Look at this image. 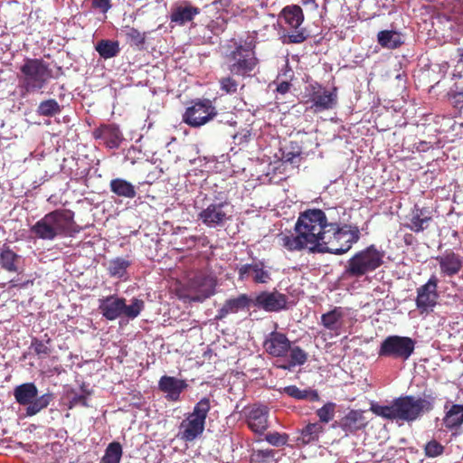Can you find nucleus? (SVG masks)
Segmentation results:
<instances>
[{
	"mask_svg": "<svg viewBox=\"0 0 463 463\" xmlns=\"http://www.w3.org/2000/svg\"><path fill=\"white\" fill-rule=\"evenodd\" d=\"M61 111V106L53 99H49L40 102L36 110L37 114L43 117H53L55 115L60 114Z\"/></svg>",
	"mask_w": 463,
	"mask_h": 463,
	"instance_id": "nucleus-40",
	"label": "nucleus"
},
{
	"mask_svg": "<svg viewBox=\"0 0 463 463\" xmlns=\"http://www.w3.org/2000/svg\"><path fill=\"white\" fill-rule=\"evenodd\" d=\"M249 428L256 433L268 429L269 409L265 405H253L245 412Z\"/></svg>",
	"mask_w": 463,
	"mask_h": 463,
	"instance_id": "nucleus-20",
	"label": "nucleus"
},
{
	"mask_svg": "<svg viewBox=\"0 0 463 463\" xmlns=\"http://www.w3.org/2000/svg\"><path fill=\"white\" fill-rule=\"evenodd\" d=\"M305 96L307 109L317 113L332 109L337 101L336 90H327L315 82L306 87Z\"/></svg>",
	"mask_w": 463,
	"mask_h": 463,
	"instance_id": "nucleus-9",
	"label": "nucleus"
},
{
	"mask_svg": "<svg viewBox=\"0 0 463 463\" xmlns=\"http://www.w3.org/2000/svg\"><path fill=\"white\" fill-rule=\"evenodd\" d=\"M263 346L269 354L276 357H283L290 349V341L286 335L273 331L267 335Z\"/></svg>",
	"mask_w": 463,
	"mask_h": 463,
	"instance_id": "nucleus-19",
	"label": "nucleus"
},
{
	"mask_svg": "<svg viewBox=\"0 0 463 463\" xmlns=\"http://www.w3.org/2000/svg\"><path fill=\"white\" fill-rule=\"evenodd\" d=\"M378 43L386 49H396L403 43L401 33L394 30H383L377 34Z\"/></svg>",
	"mask_w": 463,
	"mask_h": 463,
	"instance_id": "nucleus-34",
	"label": "nucleus"
},
{
	"mask_svg": "<svg viewBox=\"0 0 463 463\" xmlns=\"http://www.w3.org/2000/svg\"><path fill=\"white\" fill-rule=\"evenodd\" d=\"M37 395L38 389L33 383L20 384L14 390V399L21 405H28Z\"/></svg>",
	"mask_w": 463,
	"mask_h": 463,
	"instance_id": "nucleus-31",
	"label": "nucleus"
},
{
	"mask_svg": "<svg viewBox=\"0 0 463 463\" xmlns=\"http://www.w3.org/2000/svg\"><path fill=\"white\" fill-rule=\"evenodd\" d=\"M227 27V19L222 15L217 16L212 20L206 26V28L214 35H219L225 31Z\"/></svg>",
	"mask_w": 463,
	"mask_h": 463,
	"instance_id": "nucleus-46",
	"label": "nucleus"
},
{
	"mask_svg": "<svg viewBox=\"0 0 463 463\" xmlns=\"http://www.w3.org/2000/svg\"><path fill=\"white\" fill-rule=\"evenodd\" d=\"M290 83L288 82V81H282L280 82L278 87H277V91L280 94H285L287 92H288L289 89H290Z\"/></svg>",
	"mask_w": 463,
	"mask_h": 463,
	"instance_id": "nucleus-56",
	"label": "nucleus"
},
{
	"mask_svg": "<svg viewBox=\"0 0 463 463\" xmlns=\"http://www.w3.org/2000/svg\"><path fill=\"white\" fill-rule=\"evenodd\" d=\"M281 394H286L298 401L317 402L318 392L312 389H299L296 385H288L278 390Z\"/></svg>",
	"mask_w": 463,
	"mask_h": 463,
	"instance_id": "nucleus-29",
	"label": "nucleus"
},
{
	"mask_svg": "<svg viewBox=\"0 0 463 463\" xmlns=\"http://www.w3.org/2000/svg\"><path fill=\"white\" fill-rule=\"evenodd\" d=\"M231 0H214L213 5L220 4L222 7H227L230 5Z\"/></svg>",
	"mask_w": 463,
	"mask_h": 463,
	"instance_id": "nucleus-57",
	"label": "nucleus"
},
{
	"mask_svg": "<svg viewBox=\"0 0 463 463\" xmlns=\"http://www.w3.org/2000/svg\"><path fill=\"white\" fill-rule=\"evenodd\" d=\"M96 139L102 140L109 148H118L122 141V135L114 125H102L93 131Z\"/></svg>",
	"mask_w": 463,
	"mask_h": 463,
	"instance_id": "nucleus-26",
	"label": "nucleus"
},
{
	"mask_svg": "<svg viewBox=\"0 0 463 463\" xmlns=\"http://www.w3.org/2000/svg\"><path fill=\"white\" fill-rule=\"evenodd\" d=\"M11 287H16V284H14V280H10Z\"/></svg>",
	"mask_w": 463,
	"mask_h": 463,
	"instance_id": "nucleus-61",
	"label": "nucleus"
},
{
	"mask_svg": "<svg viewBox=\"0 0 463 463\" xmlns=\"http://www.w3.org/2000/svg\"><path fill=\"white\" fill-rule=\"evenodd\" d=\"M432 220L431 213L428 208L415 206L411 211L406 227L414 232L426 230Z\"/></svg>",
	"mask_w": 463,
	"mask_h": 463,
	"instance_id": "nucleus-25",
	"label": "nucleus"
},
{
	"mask_svg": "<svg viewBox=\"0 0 463 463\" xmlns=\"http://www.w3.org/2000/svg\"><path fill=\"white\" fill-rule=\"evenodd\" d=\"M415 344V341L408 336L389 335L381 343L378 355L406 361L413 354Z\"/></svg>",
	"mask_w": 463,
	"mask_h": 463,
	"instance_id": "nucleus-10",
	"label": "nucleus"
},
{
	"mask_svg": "<svg viewBox=\"0 0 463 463\" xmlns=\"http://www.w3.org/2000/svg\"><path fill=\"white\" fill-rule=\"evenodd\" d=\"M300 149L294 146H286L282 149V160L290 164H298L300 160Z\"/></svg>",
	"mask_w": 463,
	"mask_h": 463,
	"instance_id": "nucleus-45",
	"label": "nucleus"
},
{
	"mask_svg": "<svg viewBox=\"0 0 463 463\" xmlns=\"http://www.w3.org/2000/svg\"><path fill=\"white\" fill-rule=\"evenodd\" d=\"M237 271L241 280L251 279L255 283L267 284L271 279L270 268L262 260L241 265L237 268Z\"/></svg>",
	"mask_w": 463,
	"mask_h": 463,
	"instance_id": "nucleus-14",
	"label": "nucleus"
},
{
	"mask_svg": "<svg viewBox=\"0 0 463 463\" xmlns=\"http://www.w3.org/2000/svg\"><path fill=\"white\" fill-rule=\"evenodd\" d=\"M145 308L142 299L133 298L130 304L127 305L124 298L110 295L99 299V309L101 315L109 321L124 317L128 320L137 318Z\"/></svg>",
	"mask_w": 463,
	"mask_h": 463,
	"instance_id": "nucleus-5",
	"label": "nucleus"
},
{
	"mask_svg": "<svg viewBox=\"0 0 463 463\" xmlns=\"http://www.w3.org/2000/svg\"><path fill=\"white\" fill-rule=\"evenodd\" d=\"M443 420L445 426L449 429L460 426L463 423V405H452Z\"/></svg>",
	"mask_w": 463,
	"mask_h": 463,
	"instance_id": "nucleus-38",
	"label": "nucleus"
},
{
	"mask_svg": "<svg viewBox=\"0 0 463 463\" xmlns=\"http://www.w3.org/2000/svg\"><path fill=\"white\" fill-rule=\"evenodd\" d=\"M382 263L383 254L374 246H370L349 260L345 274L350 277H361L376 269Z\"/></svg>",
	"mask_w": 463,
	"mask_h": 463,
	"instance_id": "nucleus-8",
	"label": "nucleus"
},
{
	"mask_svg": "<svg viewBox=\"0 0 463 463\" xmlns=\"http://www.w3.org/2000/svg\"><path fill=\"white\" fill-rule=\"evenodd\" d=\"M288 435L280 434L279 432L268 433L265 436V439L273 446H283L288 442Z\"/></svg>",
	"mask_w": 463,
	"mask_h": 463,
	"instance_id": "nucleus-49",
	"label": "nucleus"
},
{
	"mask_svg": "<svg viewBox=\"0 0 463 463\" xmlns=\"http://www.w3.org/2000/svg\"><path fill=\"white\" fill-rule=\"evenodd\" d=\"M431 410V403L424 398L412 395L401 396L389 405H373L372 411L377 416L395 421L400 426L419 420Z\"/></svg>",
	"mask_w": 463,
	"mask_h": 463,
	"instance_id": "nucleus-2",
	"label": "nucleus"
},
{
	"mask_svg": "<svg viewBox=\"0 0 463 463\" xmlns=\"http://www.w3.org/2000/svg\"><path fill=\"white\" fill-rule=\"evenodd\" d=\"M332 222L320 209H308L301 213L295 224L296 234L279 233V243L288 251L307 249L310 252L325 253Z\"/></svg>",
	"mask_w": 463,
	"mask_h": 463,
	"instance_id": "nucleus-1",
	"label": "nucleus"
},
{
	"mask_svg": "<svg viewBox=\"0 0 463 463\" xmlns=\"http://www.w3.org/2000/svg\"><path fill=\"white\" fill-rule=\"evenodd\" d=\"M30 350L33 351L40 359L47 357L51 354V339L41 340L38 338H33Z\"/></svg>",
	"mask_w": 463,
	"mask_h": 463,
	"instance_id": "nucleus-42",
	"label": "nucleus"
},
{
	"mask_svg": "<svg viewBox=\"0 0 463 463\" xmlns=\"http://www.w3.org/2000/svg\"><path fill=\"white\" fill-rule=\"evenodd\" d=\"M126 35L128 40L137 46L144 44L146 40L145 34L133 27L128 29Z\"/></svg>",
	"mask_w": 463,
	"mask_h": 463,
	"instance_id": "nucleus-50",
	"label": "nucleus"
},
{
	"mask_svg": "<svg viewBox=\"0 0 463 463\" xmlns=\"http://www.w3.org/2000/svg\"><path fill=\"white\" fill-rule=\"evenodd\" d=\"M122 453L121 445L117 441L111 442L105 450L101 463H120Z\"/></svg>",
	"mask_w": 463,
	"mask_h": 463,
	"instance_id": "nucleus-41",
	"label": "nucleus"
},
{
	"mask_svg": "<svg viewBox=\"0 0 463 463\" xmlns=\"http://www.w3.org/2000/svg\"><path fill=\"white\" fill-rule=\"evenodd\" d=\"M256 39V33L253 32L251 33H248L246 38L243 40V41H240V43H242L243 45V51L244 50H250L251 52H254V48H255V41Z\"/></svg>",
	"mask_w": 463,
	"mask_h": 463,
	"instance_id": "nucleus-53",
	"label": "nucleus"
},
{
	"mask_svg": "<svg viewBox=\"0 0 463 463\" xmlns=\"http://www.w3.org/2000/svg\"><path fill=\"white\" fill-rule=\"evenodd\" d=\"M336 425L341 428L347 436L365 428L367 425V420L364 415V411L352 410L338 422L334 424V427Z\"/></svg>",
	"mask_w": 463,
	"mask_h": 463,
	"instance_id": "nucleus-22",
	"label": "nucleus"
},
{
	"mask_svg": "<svg viewBox=\"0 0 463 463\" xmlns=\"http://www.w3.org/2000/svg\"><path fill=\"white\" fill-rule=\"evenodd\" d=\"M215 286L213 277L197 275L189 282V298L193 301L203 302L214 294Z\"/></svg>",
	"mask_w": 463,
	"mask_h": 463,
	"instance_id": "nucleus-17",
	"label": "nucleus"
},
{
	"mask_svg": "<svg viewBox=\"0 0 463 463\" xmlns=\"http://www.w3.org/2000/svg\"><path fill=\"white\" fill-rule=\"evenodd\" d=\"M344 316L345 311L342 307H335L331 311L322 315L321 323L326 329L338 335L343 326Z\"/></svg>",
	"mask_w": 463,
	"mask_h": 463,
	"instance_id": "nucleus-28",
	"label": "nucleus"
},
{
	"mask_svg": "<svg viewBox=\"0 0 463 463\" xmlns=\"http://www.w3.org/2000/svg\"><path fill=\"white\" fill-rule=\"evenodd\" d=\"M288 298L279 291H262L254 298L251 305L267 312H279L287 307Z\"/></svg>",
	"mask_w": 463,
	"mask_h": 463,
	"instance_id": "nucleus-15",
	"label": "nucleus"
},
{
	"mask_svg": "<svg viewBox=\"0 0 463 463\" xmlns=\"http://www.w3.org/2000/svg\"><path fill=\"white\" fill-rule=\"evenodd\" d=\"M458 62L463 65V47L458 49Z\"/></svg>",
	"mask_w": 463,
	"mask_h": 463,
	"instance_id": "nucleus-58",
	"label": "nucleus"
},
{
	"mask_svg": "<svg viewBox=\"0 0 463 463\" xmlns=\"http://www.w3.org/2000/svg\"><path fill=\"white\" fill-rule=\"evenodd\" d=\"M239 83L232 77H223L220 80L221 90L227 94H233L238 90Z\"/></svg>",
	"mask_w": 463,
	"mask_h": 463,
	"instance_id": "nucleus-47",
	"label": "nucleus"
},
{
	"mask_svg": "<svg viewBox=\"0 0 463 463\" xmlns=\"http://www.w3.org/2000/svg\"><path fill=\"white\" fill-rule=\"evenodd\" d=\"M52 400V393H44L40 397H36L34 400L31 402L27 405L26 408V415L27 416H33L40 412L42 410L46 408L51 401Z\"/></svg>",
	"mask_w": 463,
	"mask_h": 463,
	"instance_id": "nucleus-39",
	"label": "nucleus"
},
{
	"mask_svg": "<svg viewBox=\"0 0 463 463\" xmlns=\"http://www.w3.org/2000/svg\"><path fill=\"white\" fill-rule=\"evenodd\" d=\"M234 51L229 55V69L233 74L245 76L253 71L257 64V59L254 52L243 51L241 43H234Z\"/></svg>",
	"mask_w": 463,
	"mask_h": 463,
	"instance_id": "nucleus-13",
	"label": "nucleus"
},
{
	"mask_svg": "<svg viewBox=\"0 0 463 463\" xmlns=\"http://www.w3.org/2000/svg\"><path fill=\"white\" fill-rule=\"evenodd\" d=\"M199 14L200 9L198 7L193 6L188 2H183L171 8L170 21L175 25L183 26L192 22Z\"/></svg>",
	"mask_w": 463,
	"mask_h": 463,
	"instance_id": "nucleus-23",
	"label": "nucleus"
},
{
	"mask_svg": "<svg viewBox=\"0 0 463 463\" xmlns=\"http://www.w3.org/2000/svg\"><path fill=\"white\" fill-rule=\"evenodd\" d=\"M187 387L184 380L164 375L158 382V388L165 394V399L171 402L180 400V395Z\"/></svg>",
	"mask_w": 463,
	"mask_h": 463,
	"instance_id": "nucleus-21",
	"label": "nucleus"
},
{
	"mask_svg": "<svg viewBox=\"0 0 463 463\" xmlns=\"http://www.w3.org/2000/svg\"><path fill=\"white\" fill-rule=\"evenodd\" d=\"M222 123H226L230 126H233L236 124V120L234 119V115L232 113L225 114L222 118L219 119Z\"/></svg>",
	"mask_w": 463,
	"mask_h": 463,
	"instance_id": "nucleus-55",
	"label": "nucleus"
},
{
	"mask_svg": "<svg viewBox=\"0 0 463 463\" xmlns=\"http://www.w3.org/2000/svg\"><path fill=\"white\" fill-rule=\"evenodd\" d=\"M335 403L327 402L317 411L320 422L327 423L332 420L335 413Z\"/></svg>",
	"mask_w": 463,
	"mask_h": 463,
	"instance_id": "nucleus-44",
	"label": "nucleus"
},
{
	"mask_svg": "<svg viewBox=\"0 0 463 463\" xmlns=\"http://www.w3.org/2000/svg\"><path fill=\"white\" fill-rule=\"evenodd\" d=\"M62 73L61 67L53 72L42 59H27L20 68L19 87L23 95L42 92L49 80L58 79Z\"/></svg>",
	"mask_w": 463,
	"mask_h": 463,
	"instance_id": "nucleus-4",
	"label": "nucleus"
},
{
	"mask_svg": "<svg viewBox=\"0 0 463 463\" xmlns=\"http://www.w3.org/2000/svg\"><path fill=\"white\" fill-rule=\"evenodd\" d=\"M232 214V205L227 201H215L203 209L198 218L209 228L222 226Z\"/></svg>",
	"mask_w": 463,
	"mask_h": 463,
	"instance_id": "nucleus-12",
	"label": "nucleus"
},
{
	"mask_svg": "<svg viewBox=\"0 0 463 463\" xmlns=\"http://www.w3.org/2000/svg\"><path fill=\"white\" fill-rule=\"evenodd\" d=\"M455 98L457 99V102H462L463 103V92L458 93Z\"/></svg>",
	"mask_w": 463,
	"mask_h": 463,
	"instance_id": "nucleus-59",
	"label": "nucleus"
},
{
	"mask_svg": "<svg viewBox=\"0 0 463 463\" xmlns=\"http://www.w3.org/2000/svg\"><path fill=\"white\" fill-rule=\"evenodd\" d=\"M437 287L438 279L431 276L427 283L417 289L416 306L421 312L428 311L436 305L439 298Z\"/></svg>",
	"mask_w": 463,
	"mask_h": 463,
	"instance_id": "nucleus-18",
	"label": "nucleus"
},
{
	"mask_svg": "<svg viewBox=\"0 0 463 463\" xmlns=\"http://www.w3.org/2000/svg\"><path fill=\"white\" fill-rule=\"evenodd\" d=\"M217 111L210 99L196 101L188 107L183 115V121L193 128H199L216 117Z\"/></svg>",
	"mask_w": 463,
	"mask_h": 463,
	"instance_id": "nucleus-11",
	"label": "nucleus"
},
{
	"mask_svg": "<svg viewBox=\"0 0 463 463\" xmlns=\"http://www.w3.org/2000/svg\"><path fill=\"white\" fill-rule=\"evenodd\" d=\"M250 133L249 130H242L241 132H238L232 135V138L235 143L241 144L243 142H247L248 137H250Z\"/></svg>",
	"mask_w": 463,
	"mask_h": 463,
	"instance_id": "nucleus-54",
	"label": "nucleus"
},
{
	"mask_svg": "<svg viewBox=\"0 0 463 463\" xmlns=\"http://www.w3.org/2000/svg\"><path fill=\"white\" fill-rule=\"evenodd\" d=\"M211 407V400L207 397L202 398L195 403L193 411L188 413L180 423L178 436L181 439L191 442L203 434Z\"/></svg>",
	"mask_w": 463,
	"mask_h": 463,
	"instance_id": "nucleus-6",
	"label": "nucleus"
},
{
	"mask_svg": "<svg viewBox=\"0 0 463 463\" xmlns=\"http://www.w3.org/2000/svg\"><path fill=\"white\" fill-rule=\"evenodd\" d=\"M289 360L287 364L279 365L284 370H292L296 366L303 365L307 360V354L299 346H291L288 350Z\"/></svg>",
	"mask_w": 463,
	"mask_h": 463,
	"instance_id": "nucleus-36",
	"label": "nucleus"
},
{
	"mask_svg": "<svg viewBox=\"0 0 463 463\" xmlns=\"http://www.w3.org/2000/svg\"><path fill=\"white\" fill-rule=\"evenodd\" d=\"M276 451L274 449H259L252 453V463H270L275 460Z\"/></svg>",
	"mask_w": 463,
	"mask_h": 463,
	"instance_id": "nucleus-43",
	"label": "nucleus"
},
{
	"mask_svg": "<svg viewBox=\"0 0 463 463\" xmlns=\"http://www.w3.org/2000/svg\"><path fill=\"white\" fill-rule=\"evenodd\" d=\"M444 447L436 440H431L425 445V454L429 458H435L443 453Z\"/></svg>",
	"mask_w": 463,
	"mask_h": 463,
	"instance_id": "nucleus-48",
	"label": "nucleus"
},
{
	"mask_svg": "<svg viewBox=\"0 0 463 463\" xmlns=\"http://www.w3.org/2000/svg\"><path fill=\"white\" fill-rule=\"evenodd\" d=\"M303 4H304V5H307V4H315V1H314V0H304V1H303Z\"/></svg>",
	"mask_w": 463,
	"mask_h": 463,
	"instance_id": "nucleus-60",
	"label": "nucleus"
},
{
	"mask_svg": "<svg viewBox=\"0 0 463 463\" xmlns=\"http://www.w3.org/2000/svg\"><path fill=\"white\" fill-rule=\"evenodd\" d=\"M329 227L326 250L325 252L341 255L347 252L352 245L358 241L360 231L356 226L344 225L340 227L336 222H332Z\"/></svg>",
	"mask_w": 463,
	"mask_h": 463,
	"instance_id": "nucleus-7",
	"label": "nucleus"
},
{
	"mask_svg": "<svg viewBox=\"0 0 463 463\" xmlns=\"http://www.w3.org/2000/svg\"><path fill=\"white\" fill-rule=\"evenodd\" d=\"M90 395V392H87L85 391L82 392V393H74L73 396L71 398L70 403L71 408L72 406L77 405H82V406H88L87 403V397Z\"/></svg>",
	"mask_w": 463,
	"mask_h": 463,
	"instance_id": "nucleus-51",
	"label": "nucleus"
},
{
	"mask_svg": "<svg viewBox=\"0 0 463 463\" xmlns=\"http://www.w3.org/2000/svg\"><path fill=\"white\" fill-rule=\"evenodd\" d=\"M283 16L286 24L294 31L288 33V42L292 43H300L306 40L305 32L300 28L304 21L302 9L298 5L287 6L283 9Z\"/></svg>",
	"mask_w": 463,
	"mask_h": 463,
	"instance_id": "nucleus-16",
	"label": "nucleus"
},
{
	"mask_svg": "<svg viewBox=\"0 0 463 463\" xmlns=\"http://www.w3.org/2000/svg\"><path fill=\"white\" fill-rule=\"evenodd\" d=\"M131 262L126 258L117 257L109 261L108 272L110 277L123 279L127 275V270L130 267Z\"/></svg>",
	"mask_w": 463,
	"mask_h": 463,
	"instance_id": "nucleus-35",
	"label": "nucleus"
},
{
	"mask_svg": "<svg viewBox=\"0 0 463 463\" xmlns=\"http://www.w3.org/2000/svg\"><path fill=\"white\" fill-rule=\"evenodd\" d=\"M91 7L106 14L111 7L110 0H90Z\"/></svg>",
	"mask_w": 463,
	"mask_h": 463,
	"instance_id": "nucleus-52",
	"label": "nucleus"
},
{
	"mask_svg": "<svg viewBox=\"0 0 463 463\" xmlns=\"http://www.w3.org/2000/svg\"><path fill=\"white\" fill-rule=\"evenodd\" d=\"M323 431L324 428L319 422L308 423L299 431L297 440L303 445L313 443L318 440Z\"/></svg>",
	"mask_w": 463,
	"mask_h": 463,
	"instance_id": "nucleus-33",
	"label": "nucleus"
},
{
	"mask_svg": "<svg viewBox=\"0 0 463 463\" xmlns=\"http://www.w3.org/2000/svg\"><path fill=\"white\" fill-rule=\"evenodd\" d=\"M109 188L118 197L133 199L137 195L136 187L123 178L112 179L109 183Z\"/></svg>",
	"mask_w": 463,
	"mask_h": 463,
	"instance_id": "nucleus-32",
	"label": "nucleus"
},
{
	"mask_svg": "<svg viewBox=\"0 0 463 463\" xmlns=\"http://www.w3.org/2000/svg\"><path fill=\"white\" fill-rule=\"evenodd\" d=\"M436 260L439 262L441 274L448 277L458 274L463 266V256L453 251H445Z\"/></svg>",
	"mask_w": 463,
	"mask_h": 463,
	"instance_id": "nucleus-24",
	"label": "nucleus"
},
{
	"mask_svg": "<svg viewBox=\"0 0 463 463\" xmlns=\"http://www.w3.org/2000/svg\"><path fill=\"white\" fill-rule=\"evenodd\" d=\"M22 264V257L17 255L8 247H4L0 252V266L9 272H19Z\"/></svg>",
	"mask_w": 463,
	"mask_h": 463,
	"instance_id": "nucleus-30",
	"label": "nucleus"
},
{
	"mask_svg": "<svg viewBox=\"0 0 463 463\" xmlns=\"http://www.w3.org/2000/svg\"><path fill=\"white\" fill-rule=\"evenodd\" d=\"M96 51L103 59H110L117 56L120 51L119 44L117 41L101 40L96 46Z\"/></svg>",
	"mask_w": 463,
	"mask_h": 463,
	"instance_id": "nucleus-37",
	"label": "nucleus"
},
{
	"mask_svg": "<svg viewBox=\"0 0 463 463\" xmlns=\"http://www.w3.org/2000/svg\"><path fill=\"white\" fill-rule=\"evenodd\" d=\"M250 305L251 298L246 294H241L235 298L227 299L222 307L218 310L216 319L222 320L230 314H236L241 310L249 308Z\"/></svg>",
	"mask_w": 463,
	"mask_h": 463,
	"instance_id": "nucleus-27",
	"label": "nucleus"
},
{
	"mask_svg": "<svg viewBox=\"0 0 463 463\" xmlns=\"http://www.w3.org/2000/svg\"><path fill=\"white\" fill-rule=\"evenodd\" d=\"M31 231L37 238L46 241L71 235L77 232L74 213L67 209L52 211L37 221Z\"/></svg>",
	"mask_w": 463,
	"mask_h": 463,
	"instance_id": "nucleus-3",
	"label": "nucleus"
}]
</instances>
